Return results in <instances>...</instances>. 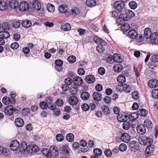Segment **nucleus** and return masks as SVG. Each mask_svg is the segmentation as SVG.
Returning <instances> with one entry per match:
<instances>
[{
	"label": "nucleus",
	"instance_id": "nucleus-1",
	"mask_svg": "<svg viewBox=\"0 0 158 158\" xmlns=\"http://www.w3.org/2000/svg\"><path fill=\"white\" fill-rule=\"evenodd\" d=\"M149 31H151V33L150 36V39L151 43L154 44H158V33L156 32L152 33L151 29L149 28Z\"/></svg>",
	"mask_w": 158,
	"mask_h": 158
},
{
	"label": "nucleus",
	"instance_id": "nucleus-2",
	"mask_svg": "<svg viewBox=\"0 0 158 158\" xmlns=\"http://www.w3.org/2000/svg\"><path fill=\"white\" fill-rule=\"evenodd\" d=\"M39 150L38 146L34 144L28 145L27 148V151L30 153H35L37 152Z\"/></svg>",
	"mask_w": 158,
	"mask_h": 158
},
{
	"label": "nucleus",
	"instance_id": "nucleus-3",
	"mask_svg": "<svg viewBox=\"0 0 158 158\" xmlns=\"http://www.w3.org/2000/svg\"><path fill=\"white\" fill-rule=\"evenodd\" d=\"M153 143V139L149 138V155L151 156L154 154L156 149L155 146L153 145L152 144Z\"/></svg>",
	"mask_w": 158,
	"mask_h": 158
},
{
	"label": "nucleus",
	"instance_id": "nucleus-4",
	"mask_svg": "<svg viewBox=\"0 0 158 158\" xmlns=\"http://www.w3.org/2000/svg\"><path fill=\"white\" fill-rule=\"evenodd\" d=\"M138 143L135 140L131 141L129 143L130 149L133 152H135L138 150L139 147Z\"/></svg>",
	"mask_w": 158,
	"mask_h": 158
},
{
	"label": "nucleus",
	"instance_id": "nucleus-5",
	"mask_svg": "<svg viewBox=\"0 0 158 158\" xmlns=\"http://www.w3.org/2000/svg\"><path fill=\"white\" fill-rule=\"evenodd\" d=\"M50 155L51 157L52 156L55 157L58 154V149L55 146H52L50 148Z\"/></svg>",
	"mask_w": 158,
	"mask_h": 158
},
{
	"label": "nucleus",
	"instance_id": "nucleus-6",
	"mask_svg": "<svg viewBox=\"0 0 158 158\" xmlns=\"http://www.w3.org/2000/svg\"><path fill=\"white\" fill-rule=\"evenodd\" d=\"M19 142L17 140H15L12 141L10 145V148L11 150L15 151L19 148Z\"/></svg>",
	"mask_w": 158,
	"mask_h": 158
},
{
	"label": "nucleus",
	"instance_id": "nucleus-7",
	"mask_svg": "<svg viewBox=\"0 0 158 158\" xmlns=\"http://www.w3.org/2000/svg\"><path fill=\"white\" fill-rule=\"evenodd\" d=\"M15 111V109H14L13 106L11 105L7 106L5 110V114L8 115H11L14 111Z\"/></svg>",
	"mask_w": 158,
	"mask_h": 158
},
{
	"label": "nucleus",
	"instance_id": "nucleus-8",
	"mask_svg": "<svg viewBox=\"0 0 158 158\" xmlns=\"http://www.w3.org/2000/svg\"><path fill=\"white\" fill-rule=\"evenodd\" d=\"M73 81L77 86H81L83 83L82 80L79 77H75L73 78Z\"/></svg>",
	"mask_w": 158,
	"mask_h": 158
},
{
	"label": "nucleus",
	"instance_id": "nucleus-9",
	"mask_svg": "<svg viewBox=\"0 0 158 158\" xmlns=\"http://www.w3.org/2000/svg\"><path fill=\"white\" fill-rule=\"evenodd\" d=\"M93 99L96 101H100L102 99V94L98 92H95L92 94Z\"/></svg>",
	"mask_w": 158,
	"mask_h": 158
},
{
	"label": "nucleus",
	"instance_id": "nucleus-10",
	"mask_svg": "<svg viewBox=\"0 0 158 158\" xmlns=\"http://www.w3.org/2000/svg\"><path fill=\"white\" fill-rule=\"evenodd\" d=\"M121 139L123 142L127 143L130 140V136L128 133H123L121 135Z\"/></svg>",
	"mask_w": 158,
	"mask_h": 158
},
{
	"label": "nucleus",
	"instance_id": "nucleus-11",
	"mask_svg": "<svg viewBox=\"0 0 158 158\" xmlns=\"http://www.w3.org/2000/svg\"><path fill=\"white\" fill-rule=\"evenodd\" d=\"M69 102L70 104L74 106L76 105L78 102V100L75 96H72L70 97L69 99Z\"/></svg>",
	"mask_w": 158,
	"mask_h": 158
},
{
	"label": "nucleus",
	"instance_id": "nucleus-12",
	"mask_svg": "<svg viewBox=\"0 0 158 158\" xmlns=\"http://www.w3.org/2000/svg\"><path fill=\"white\" fill-rule=\"evenodd\" d=\"M158 86V81L156 79H151L149 81V87L152 88H155Z\"/></svg>",
	"mask_w": 158,
	"mask_h": 158
},
{
	"label": "nucleus",
	"instance_id": "nucleus-13",
	"mask_svg": "<svg viewBox=\"0 0 158 158\" xmlns=\"http://www.w3.org/2000/svg\"><path fill=\"white\" fill-rule=\"evenodd\" d=\"M125 6L124 2L118 1L115 2L114 4V7L117 9L123 8Z\"/></svg>",
	"mask_w": 158,
	"mask_h": 158
},
{
	"label": "nucleus",
	"instance_id": "nucleus-14",
	"mask_svg": "<svg viewBox=\"0 0 158 158\" xmlns=\"http://www.w3.org/2000/svg\"><path fill=\"white\" fill-rule=\"evenodd\" d=\"M127 19L126 17V14L125 13H123L122 12L119 11L118 18L117 19V21L118 22H123L125 20H127Z\"/></svg>",
	"mask_w": 158,
	"mask_h": 158
},
{
	"label": "nucleus",
	"instance_id": "nucleus-15",
	"mask_svg": "<svg viewBox=\"0 0 158 158\" xmlns=\"http://www.w3.org/2000/svg\"><path fill=\"white\" fill-rule=\"evenodd\" d=\"M95 78L94 76L91 75L86 76L85 78V81L88 83H92L95 81Z\"/></svg>",
	"mask_w": 158,
	"mask_h": 158
},
{
	"label": "nucleus",
	"instance_id": "nucleus-16",
	"mask_svg": "<svg viewBox=\"0 0 158 158\" xmlns=\"http://www.w3.org/2000/svg\"><path fill=\"white\" fill-rule=\"evenodd\" d=\"M137 131L139 134L143 135L146 133V128L143 125L141 124L137 127Z\"/></svg>",
	"mask_w": 158,
	"mask_h": 158
},
{
	"label": "nucleus",
	"instance_id": "nucleus-17",
	"mask_svg": "<svg viewBox=\"0 0 158 158\" xmlns=\"http://www.w3.org/2000/svg\"><path fill=\"white\" fill-rule=\"evenodd\" d=\"M52 99L51 97H49L48 98V99L47 100V102L48 103V106L49 109L52 110H54L56 108V106L55 104H53L52 102Z\"/></svg>",
	"mask_w": 158,
	"mask_h": 158
},
{
	"label": "nucleus",
	"instance_id": "nucleus-18",
	"mask_svg": "<svg viewBox=\"0 0 158 158\" xmlns=\"http://www.w3.org/2000/svg\"><path fill=\"white\" fill-rule=\"evenodd\" d=\"M32 7L35 10H40L41 8V5L38 1L34 0L32 3Z\"/></svg>",
	"mask_w": 158,
	"mask_h": 158
},
{
	"label": "nucleus",
	"instance_id": "nucleus-19",
	"mask_svg": "<svg viewBox=\"0 0 158 158\" xmlns=\"http://www.w3.org/2000/svg\"><path fill=\"white\" fill-rule=\"evenodd\" d=\"M28 4L27 3L24 2L20 3L19 6V9L20 10L24 11L27 10L28 8Z\"/></svg>",
	"mask_w": 158,
	"mask_h": 158
},
{
	"label": "nucleus",
	"instance_id": "nucleus-20",
	"mask_svg": "<svg viewBox=\"0 0 158 158\" xmlns=\"http://www.w3.org/2000/svg\"><path fill=\"white\" fill-rule=\"evenodd\" d=\"M94 41L95 42L98 44H102L103 45L106 44L107 42L105 40H102V39L98 38L97 36H95L93 39Z\"/></svg>",
	"mask_w": 158,
	"mask_h": 158
},
{
	"label": "nucleus",
	"instance_id": "nucleus-21",
	"mask_svg": "<svg viewBox=\"0 0 158 158\" xmlns=\"http://www.w3.org/2000/svg\"><path fill=\"white\" fill-rule=\"evenodd\" d=\"M15 124L17 127H21L24 124V121L23 119L20 118H16L15 121Z\"/></svg>",
	"mask_w": 158,
	"mask_h": 158
},
{
	"label": "nucleus",
	"instance_id": "nucleus-22",
	"mask_svg": "<svg viewBox=\"0 0 158 158\" xmlns=\"http://www.w3.org/2000/svg\"><path fill=\"white\" fill-rule=\"evenodd\" d=\"M113 62L117 63H121L123 60L120 58V55L118 54H114L113 56Z\"/></svg>",
	"mask_w": 158,
	"mask_h": 158
},
{
	"label": "nucleus",
	"instance_id": "nucleus-23",
	"mask_svg": "<svg viewBox=\"0 0 158 158\" xmlns=\"http://www.w3.org/2000/svg\"><path fill=\"white\" fill-rule=\"evenodd\" d=\"M68 10V6L65 4H62L59 6L58 10L61 13H65Z\"/></svg>",
	"mask_w": 158,
	"mask_h": 158
},
{
	"label": "nucleus",
	"instance_id": "nucleus-24",
	"mask_svg": "<svg viewBox=\"0 0 158 158\" xmlns=\"http://www.w3.org/2000/svg\"><path fill=\"white\" fill-rule=\"evenodd\" d=\"M139 141L141 144L144 146L147 145L148 143V137L145 136H143Z\"/></svg>",
	"mask_w": 158,
	"mask_h": 158
},
{
	"label": "nucleus",
	"instance_id": "nucleus-25",
	"mask_svg": "<svg viewBox=\"0 0 158 158\" xmlns=\"http://www.w3.org/2000/svg\"><path fill=\"white\" fill-rule=\"evenodd\" d=\"M139 118V114L137 113H132L129 116V120L131 121H135Z\"/></svg>",
	"mask_w": 158,
	"mask_h": 158
},
{
	"label": "nucleus",
	"instance_id": "nucleus-26",
	"mask_svg": "<svg viewBox=\"0 0 158 158\" xmlns=\"http://www.w3.org/2000/svg\"><path fill=\"white\" fill-rule=\"evenodd\" d=\"M85 3L87 6L91 7L95 6L97 4L95 0H86Z\"/></svg>",
	"mask_w": 158,
	"mask_h": 158
},
{
	"label": "nucleus",
	"instance_id": "nucleus-27",
	"mask_svg": "<svg viewBox=\"0 0 158 158\" xmlns=\"http://www.w3.org/2000/svg\"><path fill=\"white\" fill-rule=\"evenodd\" d=\"M89 97V94L87 92H82L81 94V98L82 99L84 100H86L88 99Z\"/></svg>",
	"mask_w": 158,
	"mask_h": 158
},
{
	"label": "nucleus",
	"instance_id": "nucleus-28",
	"mask_svg": "<svg viewBox=\"0 0 158 158\" xmlns=\"http://www.w3.org/2000/svg\"><path fill=\"white\" fill-rule=\"evenodd\" d=\"M9 33L5 31H1L0 32V37L3 39H6L10 36Z\"/></svg>",
	"mask_w": 158,
	"mask_h": 158
},
{
	"label": "nucleus",
	"instance_id": "nucleus-29",
	"mask_svg": "<svg viewBox=\"0 0 158 158\" xmlns=\"http://www.w3.org/2000/svg\"><path fill=\"white\" fill-rule=\"evenodd\" d=\"M128 117V116L126 115L119 114L117 116V119L119 121L123 122L127 120Z\"/></svg>",
	"mask_w": 158,
	"mask_h": 158
},
{
	"label": "nucleus",
	"instance_id": "nucleus-30",
	"mask_svg": "<svg viewBox=\"0 0 158 158\" xmlns=\"http://www.w3.org/2000/svg\"><path fill=\"white\" fill-rule=\"evenodd\" d=\"M21 24L23 27L26 28L29 27L31 25V23L29 20L22 21Z\"/></svg>",
	"mask_w": 158,
	"mask_h": 158
},
{
	"label": "nucleus",
	"instance_id": "nucleus-31",
	"mask_svg": "<svg viewBox=\"0 0 158 158\" xmlns=\"http://www.w3.org/2000/svg\"><path fill=\"white\" fill-rule=\"evenodd\" d=\"M123 69V67L122 64H118L115 65L114 67V69L116 72H121Z\"/></svg>",
	"mask_w": 158,
	"mask_h": 158
},
{
	"label": "nucleus",
	"instance_id": "nucleus-32",
	"mask_svg": "<svg viewBox=\"0 0 158 158\" xmlns=\"http://www.w3.org/2000/svg\"><path fill=\"white\" fill-rule=\"evenodd\" d=\"M9 6L11 8L15 9L18 6L17 2L15 0H11L9 2Z\"/></svg>",
	"mask_w": 158,
	"mask_h": 158
},
{
	"label": "nucleus",
	"instance_id": "nucleus-33",
	"mask_svg": "<svg viewBox=\"0 0 158 158\" xmlns=\"http://www.w3.org/2000/svg\"><path fill=\"white\" fill-rule=\"evenodd\" d=\"M106 45V44L103 45L102 44H99L96 48L97 51L100 53H102L105 50Z\"/></svg>",
	"mask_w": 158,
	"mask_h": 158
},
{
	"label": "nucleus",
	"instance_id": "nucleus-34",
	"mask_svg": "<svg viewBox=\"0 0 158 158\" xmlns=\"http://www.w3.org/2000/svg\"><path fill=\"white\" fill-rule=\"evenodd\" d=\"M128 34L130 37L132 39L135 38L138 35L137 32L134 30H130Z\"/></svg>",
	"mask_w": 158,
	"mask_h": 158
},
{
	"label": "nucleus",
	"instance_id": "nucleus-35",
	"mask_svg": "<svg viewBox=\"0 0 158 158\" xmlns=\"http://www.w3.org/2000/svg\"><path fill=\"white\" fill-rule=\"evenodd\" d=\"M130 123L129 121H128L127 120L124 121L123 124V129L125 130H127L130 127Z\"/></svg>",
	"mask_w": 158,
	"mask_h": 158
},
{
	"label": "nucleus",
	"instance_id": "nucleus-36",
	"mask_svg": "<svg viewBox=\"0 0 158 158\" xmlns=\"http://www.w3.org/2000/svg\"><path fill=\"white\" fill-rule=\"evenodd\" d=\"M117 80L120 83L123 84L126 81V79L124 75H120L118 77Z\"/></svg>",
	"mask_w": 158,
	"mask_h": 158
},
{
	"label": "nucleus",
	"instance_id": "nucleus-37",
	"mask_svg": "<svg viewBox=\"0 0 158 158\" xmlns=\"http://www.w3.org/2000/svg\"><path fill=\"white\" fill-rule=\"evenodd\" d=\"M8 7V5L5 2L3 1H0V10H4Z\"/></svg>",
	"mask_w": 158,
	"mask_h": 158
},
{
	"label": "nucleus",
	"instance_id": "nucleus-38",
	"mask_svg": "<svg viewBox=\"0 0 158 158\" xmlns=\"http://www.w3.org/2000/svg\"><path fill=\"white\" fill-rule=\"evenodd\" d=\"M125 14L126 18L134 17L135 15L134 13L132 11L128 10L126 11Z\"/></svg>",
	"mask_w": 158,
	"mask_h": 158
},
{
	"label": "nucleus",
	"instance_id": "nucleus-39",
	"mask_svg": "<svg viewBox=\"0 0 158 158\" xmlns=\"http://www.w3.org/2000/svg\"><path fill=\"white\" fill-rule=\"evenodd\" d=\"M71 28V26L70 24L69 23H66L64 25H62L61 27V28L62 30L64 31H69Z\"/></svg>",
	"mask_w": 158,
	"mask_h": 158
},
{
	"label": "nucleus",
	"instance_id": "nucleus-40",
	"mask_svg": "<svg viewBox=\"0 0 158 158\" xmlns=\"http://www.w3.org/2000/svg\"><path fill=\"white\" fill-rule=\"evenodd\" d=\"M41 152L47 158H51L50 155V152L48 149L42 148Z\"/></svg>",
	"mask_w": 158,
	"mask_h": 158
},
{
	"label": "nucleus",
	"instance_id": "nucleus-41",
	"mask_svg": "<svg viewBox=\"0 0 158 158\" xmlns=\"http://www.w3.org/2000/svg\"><path fill=\"white\" fill-rule=\"evenodd\" d=\"M105 59L110 64H112L113 63V56L111 55H107L105 57Z\"/></svg>",
	"mask_w": 158,
	"mask_h": 158
},
{
	"label": "nucleus",
	"instance_id": "nucleus-42",
	"mask_svg": "<svg viewBox=\"0 0 158 158\" xmlns=\"http://www.w3.org/2000/svg\"><path fill=\"white\" fill-rule=\"evenodd\" d=\"M119 150L121 152H124L125 151L127 148V147L126 144L124 143H122L119 145Z\"/></svg>",
	"mask_w": 158,
	"mask_h": 158
},
{
	"label": "nucleus",
	"instance_id": "nucleus-43",
	"mask_svg": "<svg viewBox=\"0 0 158 158\" xmlns=\"http://www.w3.org/2000/svg\"><path fill=\"white\" fill-rule=\"evenodd\" d=\"M102 109L105 114H109L110 111L109 108L106 105H103L102 107Z\"/></svg>",
	"mask_w": 158,
	"mask_h": 158
},
{
	"label": "nucleus",
	"instance_id": "nucleus-44",
	"mask_svg": "<svg viewBox=\"0 0 158 158\" xmlns=\"http://www.w3.org/2000/svg\"><path fill=\"white\" fill-rule=\"evenodd\" d=\"M71 12L72 14L77 15L80 13V10L78 8L74 7L72 8L71 10Z\"/></svg>",
	"mask_w": 158,
	"mask_h": 158
},
{
	"label": "nucleus",
	"instance_id": "nucleus-45",
	"mask_svg": "<svg viewBox=\"0 0 158 158\" xmlns=\"http://www.w3.org/2000/svg\"><path fill=\"white\" fill-rule=\"evenodd\" d=\"M74 136L72 133H69L67 135L66 139L68 141L72 142L74 139Z\"/></svg>",
	"mask_w": 158,
	"mask_h": 158
},
{
	"label": "nucleus",
	"instance_id": "nucleus-46",
	"mask_svg": "<svg viewBox=\"0 0 158 158\" xmlns=\"http://www.w3.org/2000/svg\"><path fill=\"white\" fill-rule=\"evenodd\" d=\"M12 25L14 27L17 28L20 26V22L18 20L15 19L12 23Z\"/></svg>",
	"mask_w": 158,
	"mask_h": 158
},
{
	"label": "nucleus",
	"instance_id": "nucleus-47",
	"mask_svg": "<svg viewBox=\"0 0 158 158\" xmlns=\"http://www.w3.org/2000/svg\"><path fill=\"white\" fill-rule=\"evenodd\" d=\"M2 102L5 105H8L10 103V100L9 97L6 96L4 97L2 99Z\"/></svg>",
	"mask_w": 158,
	"mask_h": 158
},
{
	"label": "nucleus",
	"instance_id": "nucleus-48",
	"mask_svg": "<svg viewBox=\"0 0 158 158\" xmlns=\"http://www.w3.org/2000/svg\"><path fill=\"white\" fill-rule=\"evenodd\" d=\"M61 150L63 154L66 155L69 153L67 146H63L61 147Z\"/></svg>",
	"mask_w": 158,
	"mask_h": 158
},
{
	"label": "nucleus",
	"instance_id": "nucleus-49",
	"mask_svg": "<svg viewBox=\"0 0 158 158\" xmlns=\"http://www.w3.org/2000/svg\"><path fill=\"white\" fill-rule=\"evenodd\" d=\"M94 153L97 156H100L102 155V150L99 148L94 149L93 150Z\"/></svg>",
	"mask_w": 158,
	"mask_h": 158
},
{
	"label": "nucleus",
	"instance_id": "nucleus-50",
	"mask_svg": "<svg viewBox=\"0 0 158 158\" xmlns=\"http://www.w3.org/2000/svg\"><path fill=\"white\" fill-rule=\"evenodd\" d=\"M130 28L129 24L127 23H125L122 25L121 26L122 29L124 31L128 30Z\"/></svg>",
	"mask_w": 158,
	"mask_h": 158
},
{
	"label": "nucleus",
	"instance_id": "nucleus-51",
	"mask_svg": "<svg viewBox=\"0 0 158 158\" xmlns=\"http://www.w3.org/2000/svg\"><path fill=\"white\" fill-rule=\"evenodd\" d=\"M129 5L131 8L133 9L136 8L138 6L136 3L135 1H134L129 2Z\"/></svg>",
	"mask_w": 158,
	"mask_h": 158
},
{
	"label": "nucleus",
	"instance_id": "nucleus-52",
	"mask_svg": "<svg viewBox=\"0 0 158 158\" xmlns=\"http://www.w3.org/2000/svg\"><path fill=\"white\" fill-rule=\"evenodd\" d=\"M47 9L49 11L52 12L54 10V6L51 4H48L47 6Z\"/></svg>",
	"mask_w": 158,
	"mask_h": 158
},
{
	"label": "nucleus",
	"instance_id": "nucleus-53",
	"mask_svg": "<svg viewBox=\"0 0 158 158\" xmlns=\"http://www.w3.org/2000/svg\"><path fill=\"white\" fill-rule=\"evenodd\" d=\"M152 97L158 99V89H153L152 91Z\"/></svg>",
	"mask_w": 158,
	"mask_h": 158
},
{
	"label": "nucleus",
	"instance_id": "nucleus-54",
	"mask_svg": "<svg viewBox=\"0 0 158 158\" xmlns=\"http://www.w3.org/2000/svg\"><path fill=\"white\" fill-rule=\"evenodd\" d=\"M123 90L127 93H130L132 90L130 86L126 84L124 85Z\"/></svg>",
	"mask_w": 158,
	"mask_h": 158
},
{
	"label": "nucleus",
	"instance_id": "nucleus-55",
	"mask_svg": "<svg viewBox=\"0 0 158 158\" xmlns=\"http://www.w3.org/2000/svg\"><path fill=\"white\" fill-rule=\"evenodd\" d=\"M2 27L4 30H8L10 28V26L8 23H3Z\"/></svg>",
	"mask_w": 158,
	"mask_h": 158
},
{
	"label": "nucleus",
	"instance_id": "nucleus-56",
	"mask_svg": "<svg viewBox=\"0 0 158 158\" xmlns=\"http://www.w3.org/2000/svg\"><path fill=\"white\" fill-rule=\"evenodd\" d=\"M150 60L152 62L154 63L157 62L158 61V55H154L152 56Z\"/></svg>",
	"mask_w": 158,
	"mask_h": 158
},
{
	"label": "nucleus",
	"instance_id": "nucleus-57",
	"mask_svg": "<svg viewBox=\"0 0 158 158\" xmlns=\"http://www.w3.org/2000/svg\"><path fill=\"white\" fill-rule=\"evenodd\" d=\"M68 61L70 63H74L76 60V58L74 56H70L68 57Z\"/></svg>",
	"mask_w": 158,
	"mask_h": 158
},
{
	"label": "nucleus",
	"instance_id": "nucleus-58",
	"mask_svg": "<svg viewBox=\"0 0 158 158\" xmlns=\"http://www.w3.org/2000/svg\"><path fill=\"white\" fill-rule=\"evenodd\" d=\"M40 108L43 109H45L47 108L48 106V103L45 102H41L40 104Z\"/></svg>",
	"mask_w": 158,
	"mask_h": 158
},
{
	"label": "nucleus",
	"instance_id": "nucleus-59",
	"mask_svg": "<svg viewBox=\"0 0 158 158\" xmlns=\"http://www.w3.org/2000/svg\"><path fill=\"white\" fill-rule=\"evenodd\" d=\"M132 97L135 99H138L139 97V94L137 91H134L132 93Z\"/></svg>",
	"mask_w": 158,
	"mask_h": 158
},
{
	"label": "nucleus",
	"instance_id": "nucleus-60",
	"mask_svg": "<svg viewBox=\"0 0 158 158\" xmlns=\"http://www.w3.org/2000/svg\"><path fill=\"white\" fill-rule=\"evenodd\" d=\"M55 104L58 106H61L63 104L64 102L62 99H58Z\"/></svg>",
	"mask_w": 158,
	"mask_h": 158
},
{
	"label": "nucleus",
	"instance_id": "nucleus-61",
	"mask_svg": "<svg viewBox=\"0 0 158 158\" xmlns=\"http://www.w3.org/2000/svg\"><path fill=\"white\" fill-rule=\"evenodd\" d=\"M56 139L58 141H61L64 139V136L62 134H58L56 136Z\"/></svg>",
	"mask_w": 158,
	"mask_h": 158
},
{
	"label": "nucleus",
	"instance_id": "nucleus-62",
	"mask_svg": "<svg viewBox=\"0 0 158 158\" xmlns=\"http://www.w3.org/2000/svg\"><path fill=\"white\" fill-rule=\"evenodd\" d=\"M10 46L11 48L12 49H15L19 47V45L17 42H15L11 44Z\"/></svg>",
	"mask_w": 158,
	"mask_h": 158
},
{
	"label": "nucleus",
	"instance_id": "nucleus-63",
	"mask_svg": "<svg viewBox=\"0 0 158 158\" xmlns=\"http://www.w3.org/2000/svg\"><path fill=\"white\" fill-rule=\"evenodd\" d=\"M72 81L73 80L69 77H67L64 80L65 84L68 85H70L72 84Z\"/></svg>",
	"mask_w": 158,
	"mask_h": 158
},
{
	"label": "nucleus",
	"instance_id": "nucleus-64",
	"mask_svg": "<svg viewBox=\"0 0 158 158\" xmlns=\"http://www.w3.org/2000/svg\"><path fill=\"white\" fill-rule=\"evenodd\" d=\"M153 132L156 138H158V126H156L153 130Z\"/></svg>",
	"mask_w": 158,
	"mask_h": 158
}]
</instances>
